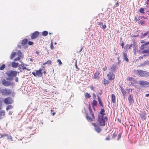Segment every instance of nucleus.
Listing matches in <instances>:
<instances>
[{"mask_svg":"<svg viewBox=\"0 0 149 149\" xmlns=\"http://www.w3.org/2000/svg\"><path fill=\"white\" fill-rule=\"evenodd\" d=\"M139 84L140 85V86L143 87L148 86H149V82L146 81L140 80L139 81Z\"/></svg>","mask_w":149,"mask_h":149,"instance_id":"nucleus-8","label":"nucleus"},{"mask_svg":"<svg viewBox=\"0 0 149 149\" xmlns=\"http://www.w3.org/2000/svg\"><path fill=\"white\" fill-rule=\"evenodd\" d=\"M92 125L94 127L95 130L98 133H100L102 131V129L99 126L95 123H92Z\"/></svg>","mask_w":149,"mask_h":149,"instance_id":"nucleus-9","label":"nucleus"},{"mask_svg":"<svg viewBox=\"0 0 149 149\" xmlns=\"http://www.w3.org/2000/svg\"><path fill=\"white\" fill-rule=\"evenodd\" d=\"M88 109L90 112V115L87 112L85 111V113L86 114V117L88 120L92 122L95 120V117L90 105L89 106Z\"/></svg>","mask_w":149,"mask_h":149,"instance_id":"nucleus-1","label":"nucleus"},{"mask_svg":"<svg viewBox=\"0 0 149 149\" xmlns=\"http://www.w3.org/2000/svg\"><path fill=\"white\" fill-rule=\"evenodd\" d=\"M33 42L29 41L28 42V44L29 45H31L33 44Z\"/></svg>","mask_w":149,"mask_h":149,"instance_id":"nucleus-42","label":"nucleus"},{"mask_svg":"<svg viewBox=\"0 0 149 149\" xmlns=\"http://www.w3.org/2000/svg\"><path fill=\"white\" fill-rule=\"evenodd\" d=\"M47 64L48 65H51L52 64V61L50 60H48L47 61Z\"/></svg>","mask_w":149,"mask_h":149,"instance_id":"nucleus-43","label":"nucleus"},{"mask_svg":"<svg viewBox=\"0 0 149 149\" xmlns=\"http://www.w3.org/2000/svg\"><path fill=\"white\" fill-rule=\"evenodd\" d=\"M98 25L99 26H101V25H103V23L101 22H99L98 23Z\"/></svg>","mask_w":149,"mask_h":149,"instance_id":"nucleus-52","label":"nucleus"},{"mask_svg":"<svg viewBox=\"0 0 149 149\" xmlns=\"http://www.w3.org/2000/svg\"><path fill=\"white\" fill-rule=\"evenodd\" d=\"M13 100L10 97H7L4 99V102L5 104H11Z\"/></svg>","mask_w":149,"mask_h":149,"instance_id":"nucleus-12","label":"nucleus"},{"mask_svg":"<svg viewBox=\"0 0 149 149\" xmlns=\"http://www.w3.org/2000/svg\"><path fill=\"white\" fill-rule=\"evenodd\" d=\"M119 56H118V57L117 58V60H118V65H119L120 63V62H121V60L119 59Z\"/></svg>","mask_w":149,"mask_h":149,"instance_id":"nucleus-41","label":"nucleus"},{"mask_svg":"<svg viewBox=\"0 0 149 149\" xmlns=\"http://www.w3.org/2000/svg\"><path fill=\"white\" fill-rule=\"evenodd\" d=\"M110 139V135H108L107 137H106L105 139L106 140H109Z\"/></svg>","mask_w":149,"mask_h":149,"instance_id":"nucleus-45","label":"nucleus"},{"mask_svg":"<svg viewBox=\"0 0 149 149\" xmlns=\"http://www.w3.org/2000/svg\"><path fill=\"white\" fill-rule=\"evenodd\" d=\"M6 66V65L5 64H2L1 66L0 67V70H2L4 69L5 67Z\"/></svg>","mask_w":149,"mask_h":149,"instance_id":"nucleus-36","label":"nucleus"},{"mask_svg":"<svg viewBox=\"0 0 149 149\" xmlns=\"http://www.w3.org/2000/svg\"><path fill=\"white\" fill-rule=\"evenodd\" d=\"M128 100L130 104H132L134 102V100L133 99V97L132 95H130L128 97Z\"/></svg>","mask_w":149,"mask_h":149,"instance_id":"nucleus-15","label":"nucleus"},{"mask_svg":"<svg viewBox=\"0 0 149 149\" xmlns=\"http://www.w3.org/2000/svg\"><path fill=\"white\" fill-rule=\"evenodd\" d=\"M15 81L16 82H18V77H16L15 78Z\"/></svg>","mask_w":149,"mask_h":149,"instance_id":"nucleus-59","label":"nucleus"},{"mask_svg":"<svg viewBox=\"0 0 149 149\" xmlns=\"http://www.w3.org/2000/svg\"><path fill=\"white\" fill-rule=\"evenodd\" d=\"M2 95H7L11 94V92L10 89L5 88L1 91Z\"/></svg>","mask_w":149,"mask_h":149,"instance_id":"nucleus-7","label":"nucleus"},{"mask_svg":"<svg viewBox=\"0 0 149 149\" xmlns=\"http://www.w3.org/2000/svg\"><path fill=\"white\" fill-rule=\"evenodd\" d=\"M36 53L38 55H39V52L38 51H36Z\"/></svg>","mask_w":149,"mask_h":149,"instance_id":"nucleus-57","label":"nucleus"},{"mask_svg":"<svg viewBox=\"0 0 149 149\" xmlns=\"http://www.w3.org/2000/svg\"><path fill=\"white\" fill-rule=\"evenodd\" d=\"M107 76L109 80H112L115 78V75L111 72H109L107 75Z\"/></svg>","mask_w":149,"mask_h":149,"instance_id":"nucleus-10","label":"nucleus"},{"mask_svg":"<svg viewBox=\"0 0 149 149\" xmlns=\"http://www.w3.org/2000/svg\"><path fill=\"white\" fill-rule=\"evenodd\" d=\"M134 74L141 77H146L149 76V72L141 70H134Z\"/></svg>","mask_w":149,"mask_h":149,"instance_id":"nucleus-3","label":"nucleus"},{"mask_svg":"<svg viewBox=\"0 0 149 149\" xmlns=\"http://www.w3.org/2000/svg\"><path fill=\"white\" fill-rule=\"evenodd\" d=\"M147 65H149V61H144L143 62L141 63L138 66V67L144 66Z\"/></svg>","mask_w":149,"mask_h":149,"instance_id":"nucleus-16","label":"nucleus"},{"mask_svg":"<svg viewBox=\"0 0 149 149\" xmlns=\"http://www.w3.org/2000/svg\"><path fill=\"white\" fill-rule=\"evenodd\" d=\"M42 68H40L39 70H36V72H32V74L35 76H38L41 77L42 75V72L44 74L46 73V71L45 70V67L44 66H42Z\"/></svg>","mask_w":149,"mask_h":149,"instance_id":"nucleus-2","label":"nucleus"},{"mask_svg":"<svg viewBox=\"0 0 149 149\" xmlns=\"http://www.w3.org/2000/svg\"><path fill=\"white\" fill-rule=\"evenodd\" d=\"M57 62L59 63V65H61L62 64V63L60 59H58L57 60Z\"/></svg>","mask_w":149,"mask_h":149,"instance_id":"nucleus-49","label":"nucleus"},{"mask_svg":"<svg viewBox=\"0 0 149 149\" xmlns=\"http://www.w3.org/2000/svg\"><path fill=\"white\" fill-rule=\"evenodd\" d=\"M28 40L27 39H23L22 42V45H25L27 42Z\"/></svg>","mask_w":149,"mask_h":149,"instance_id":"nucleus-28","label":"nucleus"},{"mask_svg":"<svg viewBox=\"0 0 149 149\" xmlns=\"http://www.w3.org/2000/svg\"><path fill=\"white\" fill-rule=\"evenodd\" d=\"M133 45V44H131L130 45H129L128 44H127L126 45V47H127V48L128 49H130L132 47V45Z\"/></svg>","mask_w":149,"mask_h":149,"instance_id":"nucleus-33","label":"nucleus"},{"mask_svg":"<svg viewBox=\"0 0 149 149\" xmlns=\"http://www.w3.org/2000/svg\"><path fill=\"white\" fill-rule=\"evenodd\" d=\"M142 18H143L145 19H146V17H144L143 16V17H141V19H142Z\"/></svg>","mask_w":149,"mask_h":149,"instance_id":"nucleus-64","label":"nucleus"},{"mask_svg":"<svg viewBox=\"0 0 149 149\" xmlns=\"http://www.w3.org/2000/svg\"><path fill=\"white\" fill-rule=\"evenodd\" d=\"M139 12L141 13H144V10L143 8H141L139 9Z\"/></svg>","mask_w":149,"mask_h":149,"instance_id":"nucleus-38","label":"nucleus"},{"mask_svg":"<svg viewBox=\"0 0 149 149\" xmlns=\"http://www.w3.org/2000/svg\"><path fill=\"white\" fill-rule=\"evenodd\" d=\"M134 19L135 21L136 22H137L138 21V19L136 17H134Z\"/></svg>","mask_w":149,"mask_h":149,"instance_id":"nucleus-53","label":"nucleus"},{"mask_svg":"<svg viewBox=\"0 0 149 149\" xmlns=\"http://www.w3.org/2000/svg\"><path fill=\"white\" fill-rule=\"evenodd\" d=\"M13 107V106L10 105H8L6 107V110L8 111V110L10 109H12Z\"/></svg>","mask_w":149,"mask_h":149,"instance_id":"nucleus-37","label":"nucleus"},{"mask_svg":"<svg viewBox=\"0 0 149 149\" xmlns=\"http://www.w3.org/2000/svg\"><path fill=\"white\" fill-rule=\"evenodd\" d=\"M121 45L122 46V47L123 48V46L124 45V43L123 42H122Z\"/></svg>","mask_w":149,"mask_h":149,"instance_id":"nucleus-61","label":"nucleus"},{"mask_svg":"<svg viewBox=\"0 0 149 149\" xmlns=\"http://www.w3.org/2000/svg\"><path fill=\"white\" fill-rule=\"evenodd\" d=\"M141 118L142 120H145L146 118V114L144 113H142L140 114Z\"/></svg>","mask_w":149,"mask_h":149,"instance_id":"nucleus-20","label":"nucleus"},{"mask_svg":"<svg viewBox=\"0 0 149 149\" xmlns=\"http://www.w3.org/2000/svg\"><path fill=\"white\" fill-rule=\"evenodd\" d=\"M127 81H129L131 83L132 85H134V84L136 83V81L135 79L132 77H128L127 79Z\"/></svg>","mask_w":149,"mask_h":149,"instance_id":"nucleus-11","label":"nucleus"},{"mask_svg":"<svg viewBox=\"0 0 149 149\" xmlns=\"http://www.w3.org/2000/svg\"><path fill=\"white\" fill-rule=\"evenodd\" d=\"M149 96V94H146L145 96L148 97Z\"/></svg>","mask_w":149,"mask_h":149,"instance_id":"nucleus-63","label":"nucleus"},{"mask_svg":"<svg viewBox=\"0 0 149 149\" xmlns=\"http://www.w3.org/2000/svg\"><path fill=\"white\" fill-rule=\"evenodd\" d=\"M7 138L8 139L10 140H12V138L11 136H7Z\"/></svg>","mask_w":149,"mask_h":149,"instance_id":"nucleus-48","label":"nucleus"},{"mask_svg":"<svg viewBox=\"0 0 149 149\" xmlns=\"http://www.w3.org/2000/svg\"><path fill=\"white\" fill-rule=\"evenodd\" d=\"M20 57H18L16 58H15V59H14V61H19L20 60Z\"/></svg>","mask_w":149,"mask_h":149,"instance_id":"nucleus-40","label":"nucleus"},{"mask_svg":"<svg viewBox=\"0 0 149 149\" xmlns=\"http://www.w3.org/2000/svg\"><path fill=\"white\" fill-rule=\"evenodd\" d=\"M102 28L103 29H105L107 27L106 25L105 24H104V25H102Z\"/></svg>","mask_w":149,"mask_h":149,"instance_id":"nucleus-47","label":"nucleus"},{"mask_svg":"<svg viewBox=\"0 0 149 149\" xmlns=\"http://www.w3.org/2000/svg\"><path fill=\"white\" fill-rule=\"evenodd\" d=\"M149 45V42H145L141 45L140 49L142 54L147 53L148 54V55H149V48L147 49H145L143 47H146V46Z\"/></svg>","mask_w":149,"mask_h":149,"instance_id":"nucleus-5","label":"nucleus"},{"mask_svg":"<svg viewBox=\"0 0 149 149\" xmlns=\"http://www.w3.org/2000/svg\"><path fill=\"white\" fill-rule=\"evenodd\" d=\"M39 34V32L36 31L33 33L31 36V38L32 39H34L36 38Z\"/></svg>","mask_w":149,"mask_h":149,"instance_id":"nucleus-13","label":"nucleus"},{"mask_svg":"<svg viewBox=\"0 0 149 149\" xmlns=\"http://www.w3.org/2000/svg\"><path fill=\"white\" fill-rule=\"evenodd\" d=\"M121 135L120 134H119L118 135V137H117V139L118 140L119 139L121 138Z\"/></svg>","mask_w":149,"mask_h":149,"instance_id":"nucleus-50","label":"nucleus"},{"mask_svg":"<svg viewBox=\"0 0 149 149\" xmlns=\"http://www.w3.org/2000/svg\"><path fill=\"white\" fill-rule=\"evenodd\" d=\"M47 64V62H45L44 63H43V65H46V64Z\"/></svg>","mask_w":149,"mask_h":149,"instance_id":"nucleus-62","label":"nucleus"},{"mask_svg":"<svg viewBox=\"0 0 149 149\" xmlns=\"http://www.w3.org/2000/svg\"><path fill=\"white\" fill-rule=\"evenodd\" d=\"M97 99L100 105L102 108H103V105L102 102V101L101 98L98 95H97Z\"/></svg>","mask_w":149,"mask_h":149,"instance_id":"nucleus-17","label":"nucleus"},{"mask_svg":"<svg viewBox=\"0 0 149 149\" xmlns=\"http://www.w3.org/2000/svg\"><path fill=\"white\" fill-rule=\"evenodd\" d=\"M97 102L96 100H93L92 103V105L94 108L95 106H97Z\"/></svg>","mask_w":149,"mask_h":149,"instance_id":"nucleus-29","label":"nucleus"},{"mask_svg":"<svg viewBox=\"0 0 149 149\" xmlns=\"http://www.w3.org/2000/svg\"><path fill=\"white\" fill-rule=\"evenodd\" d=\"M138 36H139V35H133V36H131V37H132V38L136 37H137Z\"/></svg>","mask_w":149,"mask_h":149,"instance_id":"nucleus-55","label":"nucleus"},{"mask_svg":"<svg viewBox=\"0 0 149 149\" xmlns=\"http://www.w3.org/2000/svg\"><path fill=\"white\" fill-rule=\"evenodd\" d=\"M20 65H21V66L22 67V69L23 70H24L25 69H26V68L25 66H24V64H20Z\"/></svg>","mask_w":149,"mask_h":149,"instance_id":"nucleus-39","label":"nucleus"},{"mask_svg":"<svg viewBox=\"0 0 149 149\" xmlns=\"http://www.w3.org/2000/svg\"><path fill=\"white\" fill-rule=\"evenodd\" d=\"M17 54V53L16 52H13L12 53L10 56V59H13L14 57H15Z\"/></svg>","mask_w":149,"mask_h":149,"instance_id":"nucleus-25","label":"nucleus"},{"mask_svg":"<svg viewBox=\"0 0 149 149\" xmlns=\"http://www.w3.org/2000/svg\"><path fill=\"white\" fill-rule=\"evenodd\" d=\"M139 24H140L141 25H142L144 24V21H140L139 22Z\"/></svg>","mask_w":149,"mask_h":149,"instance_id":"nucleus-51","label":"nucleus"},{"mask_svg":"<svg viewBox=\"0 0 149 149\" xmlns=\"http://www.w3.org/2000/svg\"><path fill=\"white\" fill-rule=\"evenodd\" d=\"M48 33L47 31H44L42 32V35L44 36H46L48 34Z\"/></svg>","mask_w":149,"mask_h":149,"instance_id":"nucleus-34","label":"nucleus"},{"mask_svg":"<svg viewBox=\"0 0 149 149\" xmlns=\"http://www.w3.org/2000/svg\"><path fill=\"white\" fill-rule=\"evenodd\" d=\"M109 81L107 79H104L103 80V84L104 85H107L109 83Z\"/></svg>","mask_w":149,"mask_h":149,"instance_id":"nucleus-27","label":"nucleus"},{"mask_svg":"<svg viewBox=\"0 0 149 149\" xmlns=\"http://www.w3.org/2000/svg\"><path fill=\"white\" fill-rule=\"evenodd\" d=\"M75 68L77 69H79L78 68V67H77V62L76 61V62H75Z\"/></svg>","mask_w":149,"mask_h":149,"instance_id":"nucleus-56","label":"nucleus"},{"mask_svg":"<svg viewBox=\"0 0 149 149\" xmlns=\"http://www.w3.org/2000/svg\"><path fill=\"white\" fill-rule=\"evenodd\" d=\"M99 72L98 71H97L95 73V74L94 77L95 79L97 77H99Z\"/></svg>","mask_w":149,"mask_h":149,"instance_id":"nucleus-31","label":"nucleus"},{"mask_svg":"<svg viewBox=\"0 0 149 149\" xmlns=\"http://www.w3.org/2000/svg\"><path fill=\"white\" fill-rule=\"evenodd\" d=\"M117 136V134H116L115 133H114L112 136V138H115Z\"/></svg>","mask_w":149,"mask_h":149,"instance_id":"nucleus-44","label":"nucleus"},{"mask_svg":"<svg viewBox=\"0 0 149 149\" xmlns=\"http://www.w3.org/2000/svg\"><path fill=\"white\" fill-rule=\"evenodd\" d=\"M123 59L125 61H126V62H128L129 61V59L127 57V54L126 53L123 52Z\"/></svg>","mask_w":149,"mask_h":149,"instance_id":"nucleus-21","label":"nucleus"},{"mask_svg":"<svg viewBox=\"0 0 149 149\" xmlns=\"http://www.w3.org/2000/svg\"><path fill=\"white\" fill-rule=\"evenodd\" d=\"M19 65L18 63H16L15 62H13L11 63V66L14 68H17V67Z\"/></svg>","mask_w":149,"mask_h":149,"instance_id":"nucleus-19","label":"nucleus"},{"mask_svg":"<svg viewBox=\"0 0 149 149\" xmlns=\"http://www.w3.org/2000/svg\"><path fill=\"white\" fill-rule=\"evenodd\" d=\"M85 97L86 98H90L91 97L90 95L87 93H85Z\"/></svg>","mask_w":149,"mask_h":149,"instance_id":"nucleus-35","label":"nucleus"},{"mask_svg":"<svg viewBox=\"0 0 149 149\" xmlns=\"http://www.w3.org/2000/svg\"><path fill=\"white\" fill-rule=\"evenodd\" d=\"M98 114H100L101 116H104L105 115L104 109L103 108L102 109L100 113Z\"/></svg>","mask_w":149,"mask_h":149,"instance_id":"nucleus-23","label":"nucleus"},{"mask_svg":"<svg viewBox=\"0 0 149 149\" xmlns=\"http://www.w3.org/2000/svg\"><path fill=\"white\" fill-rule=\"evenodd\" d=\"M108 118L107 116H101L100 114H98L97 121L99 125L101 126H104L105 125V122L107 121Z\"/></svg>","mask_w":149,"mask_h":149,"instance_id":"nucleus-4","label":"nucleus"},{"mask_svg":"<svg viewBox=\"0 0 149 149\" xmlns=\"http://www.w3.org/2000/svg\"><path fill=\"white\" fill-rule=\"evenodd\" d=\"M50 48L52 49H54V47L53 45V43H51L50 44Z\"/></svg>","mask_w":149,"mask_h":149,"instance_id":"nucleus-46","label":"nucleus"},{"mask_svg":"<svg viewBox=\"0 0 149 149\" xmlns=\"http://www.w3.org/2000/svg\"><path fill=\"white\" fill-rule=\"evenodd\" d=\"M141 34L142 35V36L143 37H145L146 36L148 35V38H149V31H147L144 33H141Z\"/></svg>","mask_w":149,"mask_h":149,"instance_id":"nucleus-26","label":"nucleus"},{"mask_svg":"<svg viewBox=\"0 0 149 149\" xmlns=\"http://www.w3.org/2000/svg\"><path fill=\"white\" fill-rule=\"evenodd\" d=\"M116 7L118 6H119V3L118 2H117L116 4Z\"/></svg>","mask_w":149,"mask_h":149,"instance_id":"nucleus-58","label":"nucleus"},{"mask_svg":"<svg viewBox=\"0 0 149 149\" xmlns=\"http://www.w3.org/2000/svg\"><path fill=\"white\" fill-rule=\"evenodd\" d=\"M144 40H142L140 41V42L141 43H144Z\"/></svg>","mask_w":149,"mask_h":149,"instance_id":"nucleus-60","label":"nucleus"},{"mask_svg":"<svg viewBox=\"0 0 149 149\" xmlns=\"http://www.w3.org/2000/svg\"><path fill=\"white\" fill-rule=\"evenodd\" d=\"M7 74L9 79L12 80L13 77L16 76L17 74V72L16 71H10L7 73Z\"/></svg>","mask_w":149,"mask_h":149,"instance_id":"nucleus-6","label":"nucleus"},{"mask_svg":"<svg viewBox=\"0 0 149 149\" xmlns=\"http://www.w3.org/2000/svg\"><path fill=\"white\" fill-rule=\"evenodd\" d=\"M117 69L116 66V65H113L111 67L110 70L111 71L115 72L116 70Z\"/></svg>","mask_w":149,"mask_h":149,"instance_id":"nucleus-22","label":"nucleus"},{"mask_svg":"<svg viewBox=\"0 0 149 149\" xmlns=\"http://www.w3.org/2000/svg\"><path fill=\"white\" fill-rule=\"evenodd\" d=\"M111 101L113 103H114L116 102V97L113 94L111 95Z\"/></svg>","mask_w":149,"mask_h":149,"instance_id":"nucleus-24","label":"nucleus"},{"mask_svg":"<svg viewBox=\"0 0 149 149\" xmlns=\"http://www.w3.org/2000/svg\"><path fill=\"white\" fill-rule=\"evenodd\" d=\"M121 91L124 96L126 95V92L123 88L122 87L121 88Z\"/></svg>","mask_w":149,"mask_h":149,"instance_id":"nucleus-30","label":"nucleus"},{"mask_svg":"<svg viewBox=\"0 0 149 149\" xmlns=\"http://www.w3.org/2000/svg\"><path fill=\"white\" fill-rule=\"evenodd\" d=\"M5 112L4 111L1 110L0 111V119H1L4 116H5Z\"/></svg>","mask_w":149,"mask_h":149,"instance_id":"nucleus-18","label":"nucleus"},{"mask_svg":"<svg viewBox=\"0 0 149 149\" xmlns=\"http://www.w3.org/2000/svg\"><path fill=\"white\" fill-rule=\"evenodd\" d=\"M18 57H21L22 56V53L20 51H18L17 52Z\"/></svg>","mask_w":149,"mask_h":149,"instance_id":"nucleus-32","label":"nucleus"},{"mask_svg":"<svg viewBox=\"0 0 149 149\" xmlns=\"http://www.w3.org/2000/svg\"><path fill=\"white\" fill-rule=\"evenodd\" d=\"M107 69V67L106 66H105V67L103 68V70L104 71H105Z\"/></svg>","mask_w":149,"mask_h":149,"instance_id":"nucleus-54","label":"nucleus"},{"mask_svg":"<svg viewBox=\"0 0 149 149\" xmlns=\"http://www.w3.org/2000/svg\"><path fill=\"white\" fill-rule=\"evenodd\" d=\"M2 84L4 86H7L10 85V81H6L5 79H3L2 81Z\"/></svg>","mask_w":149,"mask_h":149,"instance_id":"nucleus-14","label":"nucleus"}]
</instances>
